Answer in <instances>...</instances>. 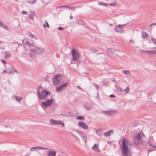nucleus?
I'll list each match as a JSON object with an SVG mask.
<instances>
[{
	"label": "nucleus",
	"instance_id": "nucleus-1",
	"mask_svg": "<svg viewBox=\"0 0 156 156\" xmlns=\"http://www.w3.org/2000/svg\"><path fill=\"white\" fill-rule=\"evenodd\" d=\"M132 145V143L128 140L124 139L122 142L121 151L123 156H131L132 155L130 147Z\"/></svg>",
	"mask_w": 156,
	"mask_h": 156
},
{
	"label": "nucleus",
	"instance_id": "nucleus-2",
	"mask_svg": "<svg viewBox=\"0 0 156 156\" xmlns=\"http://www.w3.org/2000/svg\"><path fill=\"white\" fill-rule=\"evenodd\" d=\"M51 94L50 91L46 89L42 90L41 91V94L38 97L39 99L45 100L47 98V96Z\"/></svg>",
	"mask_w": 156,
	"mask_h": 156
},
{
	"label": "nucleus",
	"instance_id": "nucleus-3",
	"mask_svg": "<svg viewBox=\"0 0 156 156\" xmlns=\"http://www.w3.org/2000/svg\"><path fill=\"white\" fill-rule=\"evenodd\" d=\"M73 60L74 61H77L79 59V53L76 49L73 48L71 51Z\"/></svg>",
	"mask_w": 156,
	"mask_h": 156
},
{
	"label": "nucleus",
	"instance_id": "nucleus-4",
	"mask_svg": "<svg viewBox=\"0 0 156 156\" xmlns=\"http://www.w3.org/2000/svg\"><path fill=\"white\" fill-rule=\"evenodd\" d=\"M62 75L61 74L59 75L57 74L53 76L52 77V83L54 85H56L59 84L60 83V80L59 78V77L61 76Z\"/></svg>",
	"mask_w": 156,
	"mask_h": 156
},
{
	"label": "nucleus",
	"instance_id": "nucleus-5",
	"mask_svg": "<svg viewBox=\"0 0 156 156\" xmlns=\"http://www.w3.org/2000/svg\"><path fill=\"white\" fill-rule=\"evenodd\" d=\"M53 99H47L45 101H42L41 105L45 108L50 106L53 103Z\"/></svg>",
	"mask_w": 156,
	"mask_h": 156
},
{
	"label": "nucleus",
	"instance_id": "nucleus-6",
	"mask_svg": "<svg viewBox=\"0 0 156 156\" xmlns=\"http://www.w3.org/2000/svg\"><path fill=\"white\" fill-rule=\"evenodd\" d=\"M128 23H126L122 25H116L114 28V29L116 32L122 33H124V30L123 29V27L122 26H124L127 25Z\"/></svg>",
	"mask_w": 156,
	"mask_h": 156
},
{
	"label": "nucleus",
	"instance_id": "nucleus-7",
	"mask_svg": "<svg viewBox=\"0 0 156 156\" xmlns=\"http://www.w3.org/2000/svg\"><path fill=\"white\" fill-rule=\"evenodd\" d=\"M68 85V83H67L60 84L56 88V91L58 92L65 90Z\"/></svg>",
	"mask_w": 156,
	"mask_h": 156
},
{
	"label": "nucleus",
	"instance_id": "nucleus-8",
	"mask_svg": "<svg viewBox=\"0 0 156 156\" xmlns=\"http://www.w3.org/2000/svg\"><path fill=\"white\" fill-rule=\"evenodd\" d=\"M78 124L79 126L84 129H88V127L87 125L82 121H79L78 123Z\"/></svg>",
	"mask_w": 156,
	"mask_h": 156
},
{
	"label": "nucleus",
	"instance_id": "nucleus-9",
	"mask_svg": "<svg viewBox=\"0 0 156 156\" xmlns=\"http://www.w3.org/2000/svg\"><path fill=\"white\" fill-rule=\"evenodd\" d=\"M84 107L87 110H90L92 108V105L89 102H87L84 105Z\"/></svg>",
	"mask_w": 156,
	"mask_h": 156
},
{
	"label": "nucleus",
	"instance_id": "nucleus-10",
	"mask_svg": "<svg viewBox=\"0 0 156 156\" xmlns=\"http://www.w3.org/2000/svg\"><path fill=\"white\" fill-rule=\"evenodd\" d=\"M38 48L34 46L32 44H31L30 46V51L35 53L36 52Z\"/></svg>",
	"mask_w": 156,
	"mask_h": 156
},
{
	"label": "nucleus",
	"instance_id": "nucleus-11",
	"mask_svg": "<svg viewBox=\"0 0 156 156\" xmlns=\"http://www.w3.org/2000/svg\"><path fill=\"white\" fill-rule=\"evenodd\" d=\"M92 148L94 151L96 152H100V150L99 149L98 145L96 144H95L92 147Z\"/></svg>",
	"mask_w": 156,
	"mask_h": 156
},
{
	"label": "nucleus",
	"instance_id": "nucleus-12",
	"mask_svg": "<svg viewBox=\"0 0 156 156\" xmlns=\"http://www.w3.org/2000/svg\"><path fill=\"white\" fill-rule=\"evenodd\" d=\"M63 7H66L67 8L70 9L71 10H75L76 8V7L75 6H73L72 7H69L67 5H64V6H61L58 7V8H61Z\"/></svg>",
	"mask_w": 156,
	"mask_h": 156
},
{
	"label": "nucleus",
	"instance_id": "nucleus-13",
	"mask_svg": "<svg viewBox=\"0 0 156 156\" xmlns=\"http://www.w3.org/2000/svg\"><path fill=\"white\" fill-rule=\"evenodd\" d=\"M56 155L55 151L52 150L49 151L48 153V156H56Z\"/></svg>",
	"mask_w": 156,
	"mask_h": 156
},
{
	"label": "nucleus",
	"instance_id": "nucleus-14",
	"mask_svg": "<svg viewBox=\"0 0 156 156\" xmlns=\"http://www.w3.org/2000/svg\"><path fill=\"white\" fill-rule=\"evenodd\" d=\"M113 132L114 130H109L108 131L105 133L104 135L105 136H108L110 135L111 133H113Z\"/></svg>",
	"mask_w": 156,
	"mask_h": 156
},
{
	"label": "nucleus",
	"instance_id": "nucleus-15",
	"mask_svg": "<svg viewBox=\"0 0 156 156\" xmlns=\"http://www.w3.org/2000/svg\"><path fill=\"white\" fill-rule=\"evenodd\" d=\"M117 50H113L112 48H108L107 49V51L108 53H111L112 54H113L114 52H117Z\"/></svg>",
	"mask_w": 156,
	"mask_h": 156
},
{
	"label": "nucleus",
	"instance_id": "nucleus-16",
	"mask_svg": "<svg viewBox=\"0 0 156 156\" xmlns=\"http://www.w3.org/2000/svg\"><path fill=\"white\" fill-rule=\"evenodd\" d=\"M145 52H146L148 54L152 55L154 54H156V51L154 50L150 51L146 50L145 51Z\"/></svg>",
	"mask_w": 156,
	"mask_h": 156
},
{
	"label": "nucleus",
	"instance_id": "nucleus-17",
	"mask_svg": "<svg viewBox=\"0 0 156 156\" xmlns=\"http://www.w3.org/2000/svg\"><path fill=\"white\" fill-rule=\"evenodd\" d=\"M4 54L5 57V58L8 59L10 57V54L9 52L8 51H5L4 52Z\"/></svg>",
	"mask_w": 156,
	"mask_h": 156
},
{
	"label": "nucleus",
	"instance_id": "nucleus-18",
	"mask_svg": "<svg viewBox=\"0 0 156 156\" xmlns=\"http://www.w3.org/2000/svg\"><path fill=\"white\" fill-rule=\"evenodd\" d=\"M35 12L34 11H31L30 15L29 16V18L30 19H33L34 17Z\"/></svg>",
	"mask_w": 156,
	"mask_h": 156
},
{
	"label": "nucleus",
	"instance_id": "nucleus-19",
	"mask_svg": "<svg viewBox=\"0 0 156 156\" xmlns=\"http://www.w3.org/2000/svg\"><path fill=\"white\" fill-rule=\"evenodd\" d=\"M9 69H10V71H9L7 72H9V73H13L14 72L18 73L17 71H16L15 69H14L12 67L10 66L9 67Z\"/></svg>",
	"mask_w": 156,
	"mask_h": 156
},
{
	"label": "nucleus",
	"instance_id": "nucleus-20",
	"mask_svg": "<svg viewBox=\"0 0 156 156\" xmlns=\"http://www.w3.org/2000/svg\"><path fill=\"white\" fill-rule=\"evenodd\" d=\"M39 148L40 149H43V150H45L49 149L48 148H46L45 147H32L30 149V150L32 151L33 149H35V148Z\"/></svg>",
	"mask_w": 156,
	"mask_h": 156
},
{
	"label": "nucleus",
	"instance_id": "nucleus-21",
	"mask_svg": "<svg viewBox=\"0 0 156 156\" xmlns=\"http://www.w3.org/2000/svg\"><path fill=\"white\" fill-rule=\"evenodd\" d=\"M0 26L2 27H3L5 29H6L7 30H8V28L7 26L5 25L1 21H0Z\"/></svg>",
	"mask_w": 156,
	"mask_h": 156
},
{
	"label": "nucleus",
	"instance_id": "nucleus-22",
	"mask_svg": "<svg viewBox=\"0 0 156 156\" xmlns=\"http://www.w3.org/2000/svg\"><path fill=\"white\" fill-rule=\"evenodd\" d=\"M96 133L98 135L100 136H101L103 135V133L100 129H97Z\"/></svg>",
	"mask_w": 156,
	"mask_h": 156
},
{
	"label": "nucleus",
	"instance_id": "nucleus-23",
	"mask_svg": "<svg viewBox=\"0 0 156 156\" xmlns=\"http://www.w3.org/2000/svg\"><path fill=\"white\" fill-rule=\"evenodd\" d=\"M142 37L144 38H146L148 37V34L144 31H143L142 33Z\"/></svg>",
	"mask_w": 156,
	"mask_h": 156
},
{
	"label": "nucleus",
	"instance_id": "nucleus-24",
	"mask_svg": "<svg viewBox=\"0 0 156 156\" xmlns=\"http://www.w3.org/2000/svg\"><path fill=\"white\" fill-rule=\"evenodd\" d=\"M14 97L15 98L16 100L19 102H20L22 99V98L21 97L18 96L14 95Z\"/></svg>",
	"mask_w": 156,
	"mask_h": 156
},
{
	"label": "nucleus",
	"instance_id": "nucleus-25",
	"mask_svg": "<svg viewBox=\"0 0 156 156\" xmlns=\"http://www.w3.org/2000/svg\"><path fill=\"white\" fill-rule=\"evenodd\" d=\"M22 43L23 44H26L27 45H30L31 44H30V42L29 41H28L26 40L25 39H23L22 41Z\"/></svg>",
	"mask_w": 156,
	"mask_h": 156
},
{
	"label": "nucleus",
	"instance_id": "nucleus-26",
	"mask_svg": "<svg viewBox=\"0 0 156 156\" xmlns=\"http://www.w3.org/2000/svg\"><path fill=\"white\" fill-rule=\"evenodd\" d=\"M98 4L99 5H102L106 7L108 6V4L103 3L101 2H98Z\"/></svg>",
	"mask_w": 156,
	"mask_h": 156
},
{
	"label": "nucleus",
	"instance_id": "nucleus-27",
	"mask_svg": "<svg viewBox=\"0 0 156 156\" xmlns=\"http://www.w3.org/2000/svg\"><path fill=\"white\" fill-rule=\"evenodd\" d=\"M70 113H71V112H68V113H63V114H61V115H62L63 116H72V114H71Z\"/></svg>",
	"mask_w": 156,
	"mask_h": 156
},
{
	"label": "nucleus",
	"instance_id": "nucleus-28",
	"mask_svg": "<svg viewBox=\"0 0 156 156\" xmlns=\"http://www.w3.org/2000/svg\"><path fill=\"white\" fill-rule=\"evenodd\" d=\"M122 73L126 75H129L130 74V72L129 70H122Z\"/></svg>",
	"mask_w": 156,
	"mask_h": 156
},
{
	"label": "nucleus",
	"instance_id": "nucleus-29",
	"mask_svg": "<svg viewBox=\"0 0 156 156\" xmlns=\"http://www.w3.org/2000/svg\"><path fill=\"white\" fill-rule=\"evenodd\" d=\"M76 119L78 120H80L84 121V117L82 116H78L76 117Z\"/></svg>",
	"mask_w": 156,
	"mask_h": 156
},
{
	"label": "nucleus",
	"instance_id": "nucleus-30",
	"mask_svg": "<svg viewBox=\"0 0 156 156\" xmlns=\"http://www.w3.org/2000/svg\"><path fill=\"white\" fill-rule=\"evenodd\" d=\"M43 52L42 49L38 48L36 52L35 53H37L38 54H41Z\"/></svg>",
	"mask_w": 156,
	"mask_h": 156
},
{
	"label": "nucleus",
	"instance_id": "nucleus-31",
	"mask_svg": "<svg viewBox=\"0 0 156 156\" xmlns=\"http://www.w3.org/2000/svg\"><path fill=\"white\" fill-rule=\"evenodd\" d=\"M141 137H142L140 133H139L136 136V138L137 140L139 141V140H140L141 139Z\"/></svg>",
	"mask_w": 156,
	"mask_h": 156
},
{
	"label": "nucleus",
	"instance_id": "nucleus-32",
	"mask_svg": "<svg viewBox=\"0 0 156 156\" xmlns=\"http://www.w3.org/2000/svg\"><path fill=\"white\" fill-rule=\"evenodd\" d=\"M57 125H60L62 126H64V123L60 120H58Z\"/></svg>",
	"mask_w": 156,
	"mask_h": 156
},
{
	"label": "nucleus",
	"instance_id": "nucleus-33",
	"mask_svg": "<svg viewBox=\"0 0 156 156\" xmlns=\"http://www.w3.org/2000/svg\"><path fill=\"white\" fill-rule=\"evenodd\" d=\"M81 136L82 137V138L83 139V140L84 141L85 140V141H86L87 139V137L86 135L85 134L83 133V134H82V135H81Z\"/></svg>",
	"mask_w": 156,
	"mask_h": 156
},
{
	"label": "nucleus",
	"instance_id": "nucleus-34",
	"mask_svg": "<svg viewBox=\"0 0 156 156\" xmlns=\"http://www.w3.org/2000/svg\"><path fill=\"white\" fill-rule=\"evenodd\" d=\"M40 87H41L40 86H38L37 88V96L38 97H39V96H40V95L41 94H40V92H39V88Z\"/></svg>",
	"mask_w": 156,
	"mask_h": 156
},
{
	"label": "nucleus",
	"instance_id": "nucleus-35",
	"mask_svg": "<svg viewBox=\"0 0 156 156\" xmlns=\"http://www.w3.org/2000/svg\"><path fill=\"white\" fill-rule=\"evenodd\" d=\"M27 34L29 36H30L34 38V35L32 34L30 32H28Z\"/></svg>",
	"mask_w": 156,
	"mask_h": 156
},
{
	"label": "nucleus",
	"instance_id": "nucleus-36",
	"mask_svg": "<svg viewBox=\"0 0 156 156\" xmlns=\"http://www.w3.org/2000/svg\"><path fill=\"white\" fill-rule=\"evenodd\" d=\"M116 89L117 91H121L122 90L121 89V88L118 86H116Z\"/></svg>",
	"mask_w": 156,
	"mask_h": 156
},
{
	"label": "nucleus",
	"instance_id": "nucleus-37",
	"mask_svg": "<svg viewBox=\"0 0 156 156\" xmlns=\"http://www.w3.org/2000/svg\"><path fill=\"white\" fill-rule=\"evenodd\" d=\"M36 0H32L31 1H29L28 2L31 4H33L35 3Z\"/></svg>",
	"mask_w": 156,
	"mask_h": 156
},
{
	"label": "nucleus",
	"instance_id": "nucleus-38",
	"mask_svg": "<svg viewBox=\"0 0 156 156\" xmlns=\"http://www.w3.org/2000/svg\"><path fill=\"white\" fill-rule=\"evenodd\" d=\"M152 41L155 44H156V40L154 39L152 37H151Z\"/></svg>",
	"mask_w": 156,
	"mask_h": 156
},
{
	"label": "nucleus",
	"instance_id": "nucleus-39",
	"mask_svg": "<svg viewBox=\"0 0 156 156\" xmlns=\"http://www.w3.org/2000/svg\"><path fill=\"white\" fill-rule=\"evenodd\" d=\"M91 51L93 53H95L97 51L96 49L92 48L91 49Z\"/></svg>",
	"mask_w": 156,
	"mask_h": 156
},
{
	"label": "nucleus",
	"instance_id": "nucleus-40",
	"mask_svg": "<svg viewBox=\"0 0 156 156\" xmlns=\"http://www.w3.org/2000/svg\"><path fill=\"white\" fill-rule=\"evenodd\" d=\"M55 122V120L52 119H51L50 120V123L51 124H54V123Z\"/></svg>",
	"mask_w": 156,
	"mask_h": 156
},
{
	"label": "nucleus",
	"instance_id": "nucleus-41",
	"mask_svg": "<svg viewBox=\"0 0 156 156\" xmlns=\"http://www.w3.org/2000/svg\"><path fill=\"white\" fill-rule=\"evenodd\" d=\"M116 3V2H115L112 3H109L108 4V5L111 6H114L115 5Z\"/></svg>",
	"mask_w": 156,
	"mask_h": 156
},
{
	"label": "nucleus",
	"instance_id": "nucleus-42",
	"mask_svg": "<svg viewBox=\"0 0 156 156\" xmlns=\"http://www.w3.org/2000/svg\"><path fill=\"white\" fill-rule=\"evenodd\" d=\"M113 111H107V112H105L106 113V114H112V112Z\"/></svg>",
	"mask_w": 156,
	"mask_h": 156
},
{
	"label": "nucleus",
	"instance_id": "nucleus-43",
	"mask_svg": "<svg viewBox=\"0 0 156 156\" xmlns=\"http://www.w3.org/2000/svg\"><path fill=\"white\" fill-rule=\"evenodd\" d=\"M77 133L78 134H80L81 136V135H82V134H83V133H82V132H81L80 131H79V130L77 131Z\"/></svg>",
	"mask_w": 156,
	"mask_h": 156
},
{
	"label": "nucleus",
	"instance_id": "nucleus-44",
	"mask_svg": "<svg viewBox=\"0 0 156 156\" xmlns=\"http://www.w3.org/2000/svg\"><path fill=\"white\" fill-rule=\"evenodd\" d=\"M94 84L95 86V87L97 88V89H98L99 88V85L97 84H96L94 83Z\"/></svg>",
	"mask_w": 156,
	"mask_h": 156
},
{
	"label": "nucleus",
	"instance_id": "nucleus-45",
	"mask_svg": "<svg viewBox=\"0 0 156 156\" xmlns=\"http://www.w3.org/2000/svg\"><path fill=\"white\" fill-rule=\"evenodd\" d=\"M125 92L126 93H127L129 91V88L128 87H127L125 90Z\"/></svg>",
	"mask_w": 156,
	"mask_h": 156
},
{
	"label": "nucleus",
	"instance_id": "nucleus-46",
	"mask_svg": "<svg viewBox=\"0 0 156 156\" xmlns=\"http://www.w3.org/2000/svg\"><path fill=\"white\" fill-rule=\"evenodd\" d=\"M45 23H46L47 27H48V28H49V26L48 23V22H47V21L46 20H45Z\"/></svg>",
	"mask_w": 156,
	"mask_h": 156
},
{
	"label": "nucleus",
	"instance_id": "nucleus-47",
	"mask_svg": "<svg viewBox=\"0 0 156 156\" xmlns=\"http://www.w3.org/2000/svg\"><path fill=\"white\" fill-rule=\"evenodd\" d=\"M58 29L59 30H63L64 29V28L62 27H59L58 28Z\"/></svg>",
	"mask_w": 156,
	"mask_h": 156
},
{
	"label": "nucleus",
	"instance_id": "nucleus-48",
	"mask_svg": "<svg viewBox=\"0 0 156 156\" xmlns=\"http://www.w3.org/2000/svg\"><path fill=\"white\" fill-rule=\"evenodd\" d=\"M150 145L151 147L156 148V146H155L151 144H150Z\"/></svg>",
	"mask_w": 156,
	"mask_h": 156
},
{
	"label": "nucleus",
	"instance_id": "nucleus-49",
	"mask_svg": "<svg viewBox=\"0 0 156 156\" xmlns=\"http://www.w3.org/2000/svg\"><path fill=\"white\" fill-rule=\"evenodd\" d=\"M27 12L24 11H23L22 12V13L24 15H26L27 14Z\"/></svg>",
	"mask_w": 156,
	"mask_h": 156
},
{
	"label": "nucleus",
	"instance_id": "nucleus-50",
	"mask_svg": "<svg viewBox=\"0 0 156 156\" xmlns=\"http://www.w3.org/2000/svg\"><path fill=\"white\" fill-rule=\"evenodd\" d=\"M1 62H3V63H4V64H5L6 63V61L4 60L3 59H1Z\"/></svg>",
	"mask_w": 156,
	"mask_h": 156
},
{
	"label": "nucleus",
	"instance_id": "nucleus-51",
	"mask_svg": "<svg viewBox=\"0 0 156 156\" xmlns=\"http://www.w3.org/2000/svg\"><path fill=\"white\" fill-rule=\"evenodd\" d=\"M111 80L114 83H115L116 82V80L115 79L112 78Z\"/></svg>",
	"mask_w": 156,
	"mask_h": 156
},
{
	"label": "nucleus",
	"instance_id": "nucleus-52",
	"mask_svg": "<svg viewBox=\"0 0 156 156\" xmlns=\"http://www.w3.org/2000/svg\"><path fill=\"white\" fill-rule=\"evenodd\" d=\"M140 51L141 53H143L145 52L146 51L142 49H140Z\"/></svg>",
	"mask_w": 156,
	"mask_h": 156
},
{
	"label": "nucleus",
	"instance_id": "nucleus-53",
	"mask_svg": "<svg viewBox=\"0 0 156 156\" xmlns=\"http://www.w3.org/2000/svg\"><path fill=\"white\" fill-rule=\"evenodd\" d=\"M110 97L111 98H114L115 97V95H114L113 94H111L110 95Z\"/></svg>",
	"mask_w": 156,
	"mask_h": 156
},
{
	"label": "nucleus",
	"instance_id": "nucleus-54",
	"mask_svg": "<svg viewBox=\"0 0 156 156\" xmlns=\"http://www.w3.org/2000/svg\"><path fill=\"white\" fill-rule=\"evenodd\" d=\"M8 71H6L5 70H4L3 71V73H9L8 72H7Z\"/></svg>",
	"mask_w": 156,
	"mask_h": 156
},
{
	"label": "nucleus",
	"instance_id": "nucleus-55",
	"mask_svg": "<svg viewBox=\"0 0 156 156\" xmlns=\"http://www.w3.org/2000/svg\"><path fill=\"white\" fill-rule=\"evenodd\" d=\"M77 87L78 88V89H80V90H82V88L79 86H77Z\"/></svg>",
	"mask_w": 156,
	"mask_h": 156
},
{
	"label": "nucleus",
	"instance_id": "nucleus-56",
	"mask_svg": "<svg viewBox=\"0 0 156 156\" xmlns=\"http://www.w3.org/2000/svg\"><path fill=\"white\" fill-rule=\"evenodd\" d=\"M0 49H4V47H1L0 46Z\"/></svg>",
	"mask_w": 156,
	"mask_h": 156
},
{
	"label": "nucleus",
	"instance_id": "nucleus-57",
	"mask_svg": "<svg viewBox=\"0 0 156 156\" xmlns=\"http://www.w3.org/2000/svg\"><path fill=\"white\" fill-rule=\"evenodd\" d=\"M57 121H58V120H55V122L54 123V124H57Z\"/></svg>",
	"mask_w": 156,
	"mask_h": 156
},
{
	"label": "nucleus",
	"instance_id": "nucleus-58",
	"mask_svg": "<svg viewBox=\"0 0 156 156\" xmlns=\"http://www.w3.org/2000/svg\"><path fill=\"white\" fill-rule=\"evenodd\" d=\"M153 25H156V23H152V24H151L150 25L149 27H151Z\"/></svg>",
	"mask_w": 156,
	"mask_h": 156
},
{
	"label": "nucleus",
	"instance_id": "nucleus-59",
	"mask_svg": "<svg viewBox=\"0 0 156 156\" xmlns=\"http://www.w3.org/2000/svg\"><path fill=\"white\" fill-rule=\"evenodd\" d=\"M70 18L71 19H73V17L71 16V15L70 16Z\"/></svg>",
	"mask_w": 156,
	"mask_h": 156
},
{
	"label": "nucleus",
	"instance_id": "nucleus-60",
	"mask_svg": "<svg viewBox=\"0 0 156 156\" xmlns=\"http://www.w3.org/2000/svg\"><path fill=\"white\" fill-rule=\"evenodd\" d=\"M76 7V8H81V6H80V5H78V6H77Z\"/></svg>",
	"mask_w": 156,
	"mask_h": 156
},
{
	"label": "nucleus",
	"instance_id": "nucleus-61",
	"mask_svg": "<svg viewBox=\"0 0 156 156\" xmlns=\"http://www.w3.org/2000/svg\"><path fill=\"white\" fill-rule=\"evenodd\" d=\"M43 26H44V28H46V26H45V24H44L43 25Z\"/></svg>",
	"mask_w": 156,
	"mask_h": 156
},
{
	"label": "nucleus",
	"instance_id": "nucleus-62",
	"mask_svg": "<svg viewBox=\"0 0 156 156\" xmlns=\"http://www.w3.org/2000/svg\"><path fill=\"white\" fill-rule=\"evenodd\" d=\"M130 41L131 43H132V42H133L132 40H131V39L130 40Z\"/></svg>",
	"mask_w": 156,
	"mask_h": 156
},
{
	"label": "nucleus",
	"instance_id": "nucleus-63",
	"mask_svg": "<svg viewBox=\"0 0 156 156\" xmlns=\"http://www.w3.org/2000/svg\"><path fill=\"white\" fill-rule=\"evenodd\" d=\"M3 41H0V43H3Z\"/></svg>",
	"mask_w": 156,
	"mask_h": 156
},
{
	"label": "nucleus",
	"instance_id": "nucleus-64",
	"mask_svg": "<svg viewBox=\"0 0 156 156\" xmlns=\"http://www.w3.org/2000/svg\"><path fill=\"white\" fill-rule=\"evenodd\" d=\"M10 71V69H9V68L7 70V71Z\"/></svg>",
	"mask_w": 156,
	"mask_h": 156
}]
</instances>
